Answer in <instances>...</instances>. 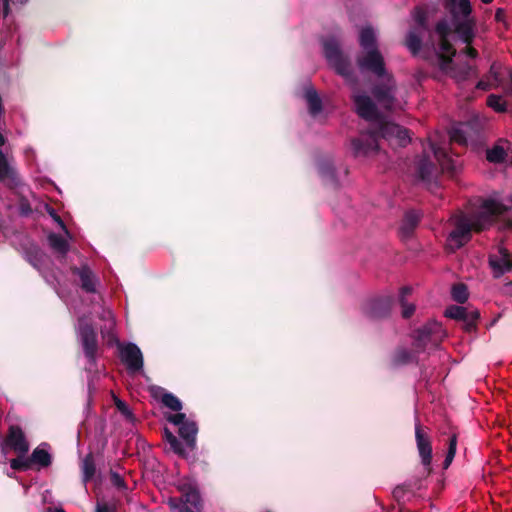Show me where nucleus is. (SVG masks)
Returning a JSON list of instances; mask_svg holds the SVG:
<instances>
[{
  "label": "nucleus",
  "mask_w": 512,
  "mask_h": 512,
  "mask_svg": "<svg viewBox=\"0 0 512 512\" xmlns=\"http://www.w3.org/2000/svg\"><path fill=\"white\" fill-rule=\"evenodd\" d=\"M506 212V207L493 200H485L479 211L471 219L460 218L455 228L450 232L448 241L454 245V249H460L472 237V231L482 232L492 226L499 216Z\"/></svg>",
  "instance_id": "f257e3e1"
},
{
  "label": "nucleus",
  "mask_w": 512,
  "mask_h": 512,
  "mask_svg": "<svg viewBox=\"0 0 512 512\" xmlns=\"http://www.w3.org/2000/svg\"><path fill=\"white\" fill-rule=\"evenodd\" d=\"M359 45L361 52L356 56V64L362 73H369L376 78H382L388 74L384 56L382 55L374 29L371 26L364 27L359 33Z\"/></svg>",
  "instance_id": "f03ea898"
},
{
  "label": "nucleus",
  "mask_w": 512,
  "mask_h": 512,
  "mask_svg": "<svg viewBox=\"0 0 512 512\" xmlns=\"http://www.w3.org/2000/svg\"><path fill=\"white\" fill-rule=\"evenodd\" d=\"M400 127L398 124L385 121L381 116L379 120L371 124L367 132L362 133L358 138L352 139L351 145L354 156H368L377 153L379 150V138L393 141L395 135L400 131Z\"/></svg>",
  "instance_id": "7ed1b4c3"
},
{
  "label": "nucleus",
  "mask_w": 512,
  "mask_h": 512,
  "mask_svg": "<svg viewBox=\"0 0 512 512\" xmlns=\"http://www.w3.org/2000/svg\"><path fill=\"white\" fill-rule=\"evenodd\" d=\"M446 4V9L452 16V26L455 33L465 44L470 45L475 37V21L471 17V2H446Z\"/></svg>",
  "instance_id": "20e7f679"
},
{
  "label": "nucleus",
  "mask_w": 512,
  "mask_h": 512,
  "mask_svg": "<svg viewBox=\"0 0 512 512\" xmlns=\"http://www.w3.org/2000/svg\"><path fill=\"white\" fill-rule=\"evenodd\" d=\"M322 45L325 58L336 73L347 81L355 82L356 78L350 59L342 52L339 42L334 37H329L322 41Z\"/></svg>",
  "instance_id": "39448f33"
},
{
  "label": "nucleus",
  "mask_w": 512,
  "mask_h": 512,
  "mask_svg": "<svg viewBox=\"0 0 512 512\" xmlns=\"http://www.w3.org/2000/svg\"><path fill=\"white\" fill-rule=\"evenodd\" d=\"M47 447V443H42L32 451L30 456L11 459V469L23 472L30 470L34 465L38 466V469L49 467L52 463V456L47 450Z\"/></svg>",
  "instance_id": "423d86ee"
},
{
  "label": "nucleus",
  "mask_w": 512,
  "mask_h": 512,
  "mask_svg": "<svg viewBox=\"0 0 512 512\" xmlns=\"http://www.w3.org/2000/svg\"><path fill=\"white\" fill-rule=\"evenodd\" d=\"M393 304L394 298L391 295L371 297L362 304V312L371 320H384L390 317Z\"/></svg>",
  "instance_id": "0eeeda50"
},
{
  "label": "nucleus",
  "mask_w": 512,
  "mask_h": 512,
  "mask_svg": "<svg viewBox=\"0 0 512 512\" xmlns=\"http://www.w3.org/2000/svg\"><path fill=\"white\" fill-rule=\"evenodd\" d=\"M380 79V82L372 86L371 93L378 104L390 110L395 102L396 81L390 73Z\"/></svg>",
  "instance_id": "6e6552de"
},
{
  "label": "nucleus",
  "mask_w": 512,
  "mask_h": 512,
  "mask_svg": "<svg viewBox=\"0 0 512 512\" xmlns=\"http://www.w3.org/2000/svg\"><path fill=\"white\" fill-rule=\"evenodd\" d=\"M413 18L418 27L408 32L405 40V45L409 49V51L415 56L420 52L422 47V39L420 32L418 30L428 31L429 24L427 12L421 6H417L414 8Z\"/></svg>",
  "instance_id": "1a4fd4ad"
},
{
  "label": "nucleus",
  "mask_w": 512,
  "mask_h": 512,
  "mask_svg": "<svg viewBox=\"0 0 512 512\" xmlns=\"http://www.w3.org/2000/svg\"><path fill=\"white\" fill-rule=\"evenodd\" d=\"M7 448L17 454L16 458H23L29 452V442L20 426L11 425L8 428V432L1 443V451L6 453Z\"/></svg>",
  "instance_id": "9d476101"
},
{
  "label": "nucleus",
  "mask_w": 512,
  "mask_h": 512,
  "mask_svg": "<svg viewBox=\"0 0 512 512\" xmlns=\"http://www.w3.org/2000/svg\"><path fill=\"white\" fill-rule=\"evenodd\" d=\"M441 323L430 320L414 331V345L418 351H423L428 343L437 344L443 337Z\"/></svg>",
  "instance_id": "9b49d317"
},
{
  "label": "nucleus",
  "mask_w": 512,
  "mask_h": 512,
  "mask_svg": "<svg viewBox=\"0 0 512 512\" xmlns=\"http://www.w3.org/2000/svg\"><path fill=\"white\" fill-rule=\"evenodd\" d=\"M444 315L448 318L462 321L463 329L467 333H473L477 330V323L480 319V311L478 309H469L468 307L450 305L445 309Z\"/></svg>",
  "instance_id": "f8f14e48"
},
{
  "label": "nucleus",
  "mask_w": 512,
  "mask_h": 512,
  "mask_svg": "<svg viewBox=\"0 0 512 512\" xmlns=\"http://www.w3.org/2000/svg\"><path fill=\"white\" fill-rule=\"evenodd\" d=\"M415 440L417 450L423 465V478L428 477L433 469L432 463V443L430 436L424 431L421 425L416 424L415 426Z\"/></svg>",
  "instance_id": "ddd939ff"
},
{
  "label": "nucleus",
  "mask_w": 512,
  "mask_h": 512,
  "mask_svg": "<svg viewBox=\"0 0 512 512\" xmlns=\"http://www.w3.org/2000/svg\"><path fill=\"white\" fill-rule=\"evenodd\" d=\"M80 340L88 364L90 366L95 365L97 361L99 345L97 332L91 324L84 323L80 325Z\"/></svg>",
  "instance_id": "4468645a"
},
{
  "label": "nucleus",
  "mask_w": 512,
  "mask_h": 512,
  "mask_svg": "<svg viewBox=\"0 0 512 512\" xmlns=\"http://www.w3.org/2000/svg\"><path fill=\"white\" fill-rule=\"evenodd\" d=\"M119 357L129 373H136L143 369L144 360L140 348L134 343H118Z\"/></svg>",
  "instance_id": "2eb2a0df"
},
{
  "label": "nucleus",
  "mask_w": 512,
  "mask_h": 512,
  "mask_svg": "<svg viewBox=\"0 0 512 512\" xmlns=\"http://www.w3.org/2000/svg\"><path fill=\"white\" fill-rule=\"evenodd\" d=\"M357 114L367 120L375 123L381 117V114L373 102L366 94H355L352 96Z\"/></svg>",
  "instance_id": "dca6fc26"
},
{
  "label": "nucleus",
  "mask_w": 512,
  "mask_h": 512,
  "mask_svg": "<svg viewBox=\"0 0 512 512\" xmlns=\"http://www.w3.org/2000/svg\"><path fill=\"white\" fill-rule=\"evenodd\" d=\"M488 262L493 271L494 278H500L512 270V258L504 247L499 248V255H490Z\"/></svg>",
  "instance_id": "f3484780"
},
{
  "label": "nucleus",
  "mask_w": 512,
  "mask_h": 512,
  "mask_svg": "<svg viewBox=\"0 0 512 512\" xmlns=\"http://www.w3.org/2000/svg\"><path fill=\"white\" fill-rule=\"evenodd\" d=\"M71 272L73 275H76L80 279V287L86 293H95L96 292V276L93 271L87 265H82L81 267L73 266L71 267Z\"/></svg>",
  "instance_id": "a211bd4d"
},
{
  "label": "nucleus",
  "mask_w": 512,
  "mask_h": 512,
  "mask_svg": "<svg viewBox=\"0 0 512 512\" xmlns=\"http://www.w3.org/2000/svg\"><path fill=\"white\" fill-rule=\"evenodd\" d=\"M416 173L421 181L431 183L437 178L440 172L437 165L433 163L428 156L424 155L417 162Z\"/></svg>",
  "instance_id": "6ab92c4d"
},
{
  "label": "nucleus",
  "mask_w": 512,
  "mask_h": 512,
  "mask_svg": "<svg viewBox=\"0 0 512 512\" xmlns=\"http://www.w3.org/2000/svg\"><path fill=\"white\" fill-rule=\"evenodd\" d=\"M178 433L184 440L186 448L193 451L197 446L198 426L195 421L190 420L178 427Z\"/></svg>",
  "instance_id": "aec40b11"
},
{
  "label": "nucleus",
  "mask_w": 512,
  "mask_h": 512,
  "mask_svg": "<svg viewBox=\"0 0 512 512\" xmlns=\"http://www.w3.org/2000/svg\"><path fill=\"white\" fill-rule=\"evenodd\" d=\"M0 182L17 185L20 182L18 172L14 166H12L7 156L0 149Z\"/></svg>",
  "instance_id": "412c9836"
},
{
  "label": "nucleus",
  "mask_w": 512,
  "mask_h": 512,
  "mask_svg": "<svg viewBox=\"0 0 512 512\" xmlns=\"http://www.w3.org/2000/svg\"><path fill=\"white\" fill-rule=\"evenodd\" d=\"M421 219V215L415 210H409L405 213L399 233L403 239L412 237L414 230L418 226Z\"/></svg>",
  "instance_id": "4be33fe9"
},
{
  "label": "nucleus",
  "mask_w": 512,
  "mask_h": 512,
  "mask_svg": "<svg viewBox=\"0 0 512 512\" xmlns=\"http://www.w3.org/2000/svg\"><path fill=\"white\" fill-rule=\"evenodd\" d=\"M422 478L423 476L417 477L414 479H410L403 484L397 485L392 492L393 498L399 503L404 499L407 492L413 489H422Z\"/></svg>",
  "instance_id": "5701e85b"
},
{
  "label": "nucleus",
  "mask_w": 512,
  "mask_h": 512,
  "mask_svg": "<svg viewBox=\"0 0 512 512\" xmlns=\"http://www.w3.org/2000/svg\"><path fill=\"white\" fill-rule=\"evenodd\" d=\"M433 152L443 171H447L451 174L457 171L458 164L448 155L444 148H433Z\"/></svg>",
  "instance_id": "b1692460"
},
{
  "label": "nucleus",
  "mask_w": 512,
  "mask_h": 512,
  "mask_svg": "<svg viewBox=\"0 0 512 512\" xmlns=\"http://www.w3.org/2000/svg\"><path fill=\"white\" fill-rule=\"evenodd\" d=\"M174 505L175 502L173 503ZM190 506L191 508H194L196 510H202L203 503L201 496L197 489L194 487L189 486L187 491L182 495V498L180 500V503L178 505H185Z\"/></svg>",
  "instance_id": "393cba45"
},
{
  "label": "nucleus",
  "mask_w": 512,
  "mask_h": 512,
  "mask_svg": "<svg viewBox=\"0 0 512 512\" xmlns=\"http://www.w3.org/2000/svg\"><path fill=\"white\" fill-rule=\"evenodd\" d=\"M82 481L84 484L93 479L96 474V464L94 455L88 453L81 462Z\"/></svg>",
  "instance_id": "a878e982"
},
{
  "label": "nucleus",
  "mask_w": 512,
  "mask_h": 512,
  "mask_svg": "<svg viewBox=\"0 0 512 512\" xmlns=\"http://www.w3.org/2000/svg\"><path fill=\"white\" fill-rule=\"evenodd\" d=\"M439 47L441 53L439 58L443 65H451L453 63V57L456 54V50L453 47L452 43L449 41L448 37L440 38Z\"/></svg>",
  "instance_id": "bb28decb"
},
{
  "label": "nucleus",
  "mask_w": 512,
  "mask_h": 512,
  "mask_svg": "<svg viewBox=\"0 0 512 512\" xmlns=\"http://www.w3.org/2000/svg\"><path fill=\"white\" fill-rule=\"evenodd\" d=\"M305 98L308 103L309 113L313 116L318 115L322 111V101L317 91L313 88L307 89Z\"/></svg>",
  "instance_id": "cd10ccee"
},
{
  "label": "nucleus",
  "mask_w": 512,
  "mask_h": 512,
  "mask_svg": "<svg viewBox=\"0 0 512 512\" xmlns=\"http://www.w3.org/2000/svg\"><path fill=\"white\" fill-rule=\"evenodd\" d=\"M413 359L412 352L406 348H397L393 353L391 362L394 367H399L411 363Z\"/></svg>",
  "instance_id": "c85d7f7f"
},
{
  "label": "nucleus",
  "mask_w": 512,
  "mask_h": 512,
  "mask_svg": "<svg viewBox=\"0 0 512 512\" xmlns=\"http://www.w3.org/2000/svg\"><path fill=\"white\" fill-rule=\"evenodd\" d=\"M474 71V68L468 64L463 63L461 65H455L452 67V77L458 82H464L471 76L472 72Z\"/></svg>",
  "instance_id": "c756f323"
},
{
  "label": "nucleus",
  "mask_w": 512,
  "mask_h": 512,
  "mask_svg": "<svg viewBox=\"0 0 512 512\" xmlns=\"http://www.w3.org/2000/svg\"><path fill=\"white\" fill-rule=\"evenodd\" d=\"M50 246L58 253L66 255L69 250L68 242L60 235L52 233L48 236Z\"/></svg>",
  "instance_id": "7c9ffc66"
},
{
  "label": "nucleus",
  "mask_w": 512,
  "mask_h": 512,
  "mask_svg": "<svg viewBox=\"0 0 512 512\" xmlns=\"http://www.w3.org/2000/svg\"><path fill=\"white\" fill-rule=\"evenodd\" d=\"M507 156L506 151L502 146L495 145L486 152V159L495 164H499L505 161Z\"/></svg>",
  "instance_id": "2f4dec72"
},
{
  "label": "nucleus",
  "mask_w": 512,
  "mask_h": 512,
  "mask_svg": "<svg viewBox=\"0 0 512 512\" xmlns=\"http://www.w3.org/2000/svg\"><path fill=\"white\" fill-rule=\"evenodd\" d=\"M451 296L457 303H465L469 297L467 286L464 283L454 284L451 289Z\"/></svg>",
  "instance_id": "473e14b6"
},
{
  "label": "nucleus",
  "mask_w": 512,
  "mask_h": 512,
  "mask_svg": "<svg viewBox=\"0 0 512 512\" xmlns=\"http://www.w3.org/2000/svg\"><path fill=\"white\" fill-rule=\"evenodd\" d=\"M161 402L167 408L179 412L182 410V402L174 394L170 392H164L161 396Z\"/></svg>",
  "instance_id": "72a5a7b5"
},
{
  "label": "nucleus",
  "mask_w": 512,
  "mask_h": 512,
  "mask_svg": "<svg viewBox=\"0 0 512 512\" xmlns=\"http://www.w3.org/2000/svg\"><path fill=\"white\" fill-rule=\"evenodd\" d=\"M456 449H457V435L453 434L449 438L448 450H447L445 459L443 461V469H448V467L453 462V459L456 454Z\"/></svg>",
  "instance_id": "f704fd0d"
},
{
  "label": "nucleus",
  "mask_w": 512,
  "mask_h": 512,
  "mask_svg": "<svg viewBox=\"0 0 512 512\" xmlns=\"http://www.w3.org/2000/svg\"><path fill=\"white\" fill-rule=\"evenodd\" d=\"M318 169H319L320 175L324 179L332 182L335 185L337 184L336 175H335V169H334V167H333V165L331 163H329V162L321 163L319 165Z\"/></svg>",
  "instance_id": "c9c22d12"
},
{
  "label": "nucleus",
  "mask_w": 512,
  "mask_h": 512,
  "mask_svg": "<svg viewBox=\"0 0 512 512\" xmlns=\"http://www.w3.org/2000/svg\"><path fill=\"white\" fill-rule=\"evenodd\" d=\"M168 444H169L170 450L172 452H174L176 455H178L179 457H181L183 459L188 458V453L186 451L185 446L177 437H174V439L172 441L168 442Z\"/></svg>",
  "instance_id": "e433bc0d"
},
{
  "label": "nucleus",
  "mask_w": 512,
  "mask_h": 512,
  "mask_svg": "<svg viewBox=\"0 0 512 512\" xmlns=\"http://www.w3.org/2000/svg\"><path fill=\"white\" fill-rule=\"evenodd\" d=\"M487 105L497 112L506 111V104L504 102H502V99L500 96L495 95V94H491L487 97Z\"/></svg>",
  "instance_id": "4c0bfd02"
},
{
  "label": "nucleus",
  "mask_w": 512,
  "mask_h": 512,
  "mask_svg": "<svg viewBox=\"0 0 512 512\" xmlns=\"http://www.w3.org/2000/svg\"><path fill=\"white\" fill-rule=\"evenodd\" d=\"M435 31L439 35V38H445L451 34L452 28L446 19H441L437 22Z\"/></svg>",
  "instance_id": "58836bf2"
},
{
  "label": "nucleus",
  "mask_w": 512,
  "mask_h": 512,
  "mask_svg": "<svg viewBox=\"0 0 512 512\" xmlns=\"http://www.w3.org/2000/svg\"><path fill=\"white\" fill-rule=\"evenodd\" d=\"M393 141L396 145L405 147L410 142L409 131L401 126Z\"/></svg>",
  "instance_id": "ea45409f"
},
{
  "label": "nucleus",
  "mask_w": 512,
  "mask_h": 512,
  "mask_svg": "<svg viewBox=\"0 0 512 512\" xmlns=\"http://www.w3.org/2000/svg\"><path fill=\"white\" fill-rule=\"evenodd\" d=\"M110 482L113 486H115L117 489H119L121 491H125L128 489L127 484H126L125 480L123 479V477L119 473H117L113 470L110 471Z\"/></svg>",
  "instance_id": "a19ab883"
},
{
  "label": "nucleus",
  "mask_w": 512,
  "mask_h": 512,
  "mask_svg": "<svg viewBox=\"0 0 512 512\" xmlns=\"http://www.w3.org/2000/svg\"><path fill=\"white\" fill-rule=\"evenodd\" d=\"M42 251L37 246H32L28 252V259L29 262L34 266L37 267L38 263L42 259Z\"/></svg>",
  "instance_id": "79ce46f5"
},
{
  "label": "nucleus",
  "mask_w": 512,
  "mask_h": 512,
  "mask_svg": "<svg viewBox=\"0 0 512 512\" xmlns=\"http://www.w3.org/2000/svg\"><path fill=\"white\" fill-rule=\"evenodd\" d=\"M166 419H167V421H169L170 423H172L178 427L183 425L184 423L190 421V419H188L186 417V414L181 413L180 411L177 412L176 414H169L166 417Z\"/></svg>",
  "instance_id": "37998d69"
},
{
  "label": "nucleus",
  "mask_w": 512,
  "mask_h": 512,
  "mask_svg": "<svg viewBox=\"0 0 512 512\" xmlns=\"http://www.w3.org/2000/svg\"><path fill=\"white\" fill-rule=\"evenodd\" d=\"M115 406L118 409V411L125 416L127 419L133 418V413L130 410L129 406L122 400L116 399Z\"/></svg>",
  "instance_id": "c03bdc74"
},
{
  "label": "nucleus",
  "mask_w": 512,
  "mask_h": 512,
  "mask_svg": "<svg viewBox=\"0 0 512 512\" xmlns=\"http://www.w3.org/2000/svg\"><path fill=\"white\" fill-rule=\"evenodd\" d=\"M401 308V314L404 319H409L416 310V306L413 303H407L404 306H401Z\"/></svg>",
  "instance_id": "a18cd8bd"
},
{
  "label": "nucleus",
  "mask_w": 512,
  "mask_h": 512,
  "mask_svg": "<svg viewBox=\"0 0 512 512\" xmlns=\"http://www.w3.org/2000/svg\"><path fill=\"white\" fill-rule=\"evenodd\" d=\"M95 512H115V508L106 502H97Z\"/></svg>",
  "instance_id": "49530a36"
},
{
  "label": "nucleus",
  "mask_w": 512,
  "mask_h": 512,
  "mask_svg": "<svg viewBox=\"0 0 512 512\" xmlns=\"http://www.w3.org/2000/svg\"><path fill=\"white\" fill-rule=\"evenodd\" d=\"M171 506L174 508H178L179 512H201V510H196L194 508H191L190 506L185 505H174V501H170Z\"/></svg>",
  "instance_id": "de8ad7c7"
},
{
  "label": "nucleus",
  "mask_w": 512,
  "mask_h": 512,
  "mask_svg": "<svg viewBox=\"0 0 512 512\" xmlns=\"http://www.w3.org/2000/svg\"><path fill=\"white\" fill-rule=\"evenodd\" d=\"M451 139L458 143H466V138L460 130H455L451 135Z\"/></svg>",
  "instance_id": "09e8293b"
},
{
  "label": "nucleus",
  "mask_w": 512,
  "mask_h": 512,
  "mask_svg": "<svg viewBox=\"0 0 512 512\" xmlns=\"http://www.w3.org/2000/svg\"><path fill=\"white\" fill-rule=\"evenodd\" d=\"M463 52L470 58H477L478 51L470 45H467Z\"/></svg>",
  "instance_id": "8fccbe9b"
},
{
  "label": "nucleus",
  "mask_w": 512,
  "mask_h": 512,
  "mask_svg": "<svg viewBox=\"0 0 512 512\" xmlns=\"http://www.w3.org/2000/svg\"><path fill=\"white\" fill-rule=\"evenodd\" d=\"M9 14V2H0V16L5 18Z\"/></svg>",
  "instance_id": "3c124183"
},
{
  "label": "nucleus",
  "mask_w": 512,
  "mask_h": 512,
  "mask_svg": "<svg viewBox=\"0 0 512 512\" xmlns=\"http://www.w3.org/2000/svg\"><path fill=\"white\" fill-rule=\"evenodd\" d=\"M176 437L167 427L163 430V439L168 443Z\"/></svg>",
  "instance_id": "603ef678"
},
{
  "label": "nucleus",
  "mask_w": 512,
  "mask_h": 512,
  "mask_svg": "<svg viewBox=\"0 0 512 512\" xmlns=\"http://www.w3.org/2000/svg\"><path fill=\"white\" fill-rule=\"evenodd\" d=\"M49 214L62 228L65 227L63 220L53 209L49 212Z\"/></svg>",
  "instance_id": "864d4df0"
},
{
  "label": "nucleus",
  "mask_w": 512,
  "mask_h": 512,
  "mask_svg": "<svg viewBox=\"0 0 512 512\" xmlns=\"http://www.w3.org/2000/svg\"><path fill=\"white\" fill-rule=\"evenodd\" d=\"M412 293V288L409 287V286H403L401 289H400V292H399V297H407L408 295H410Z\"/></svg>",
  "instance_id": "5fc2aeb1"
},
{
  "label": "nucleus",
  "mask_w": 512,
  "mask_h": 512,
  "mask_svg": "<svg viewBox=\"0 0 512 512\" xmlns=\"http://www.w3.org/2000/svg\"><path fill=\"white\" fill-rule=\"evenodd\" d=\"M476 88L480 89V90H489L490 89V84L483 81V80H480L477 85H476Z\"/></svg>",
  "instance_id": "6e6d98bb"
},
{
  "label": "nucleus",
  "mask_w": 512,
  "mask_h": 512,
  "mask_svg": "<svg viewBox=\"0 0 512 512\" xmlns=\"http://www.w3.org/2000/svg\"><path fill=\"white\" fill-rule=\"evenodd\" d=\"M505 12L502 9H498L495 13V19L500 22L504 20Z\"/></svg>",
  "instance_id": "4d7b16f0"
},
{
  "label": "nucleus",
  "mask_w": 512,
  "mask_h": 512,
  "mask_svg": "<svg viewBox=\"0 0 512 512\" xmlns=\"http://www.w3.org/2000/svg\"><path fill=\"white\" fill-rule=\"evenodd\" d=\"M408 302L406 301V297H399V304L400 306H404Z\"/></svg>",
  "instance_id": "13d9d810"
},
{
  "label": "nucleus",
  "mask_w": 512,
  "mask_h": 512,
  "mask_svg": "<svg viewBox=\"0 0 512 512\" xmlns=\"http://www.w3.org/2000/svg\"><path fill=\"white\" fill-rule=\"evenodd\" d=\"M5 137L0 133V146H3L5 144Z\"/></svg>",
  "instance_id": "bf43d9fd"
},
{
  "label": "nucleus",
  "mask_w": 512,
  "mask_h": 512,
  "mask_svg": "<svg viewBox=\"0 0 512 512\" xmlns=\"http://www.w3.org/2000/svg\"><path fill=\"white\" fill-rule=\"evenodd\" d=\"M54 512H66L63 508H55Z\"/></svg>",
  "instance_id": "052dcab7"
},
{
  "label": "nucleus",
  "mask_w": 512,
  "mask_h": 512,
  "mask_svg": "<svg viewBox=\"0 0 512 512\" xmlns=\"http://www.w3.org/2000/svg\"><path fill=\"white\" fill-rule=\"evenodd\" d=\"M25 210H27V207L22 208L23 213L27 214V212Z\"/></svg>",
  "instance_id": "680f3d73"
},
{
  "label": "nucleus",
  "mask_w": 512,
  "mask_h": 512,
  "mask_svg": "<svg viewBox=\"0 0 512 512\" xmlns=\"http://www.w3.org/2000/svg\"><path fill=\"white\" fill-rule=\"evenodd\" d=\"M266 512H271V511H266Z\"/></svg>",
  "instance_id": "e2e57ef3"
}]
</instances>
